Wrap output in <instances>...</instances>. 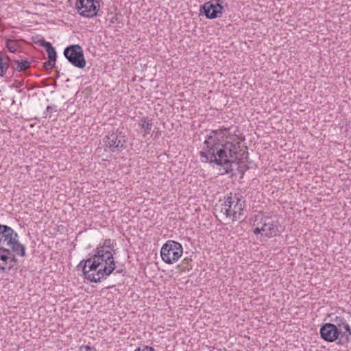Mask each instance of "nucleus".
Segmentation results:
<instances>
[{"label":"nucleus","instance_id":"nucleus-5","mask_svg":"<svg viewBox=\"0 0 351 351\" xmlns=\"http://www.w3.org/2000/svg\"><path fill=\"white\" fill-rule=\"evenodd\" d=\"M103 141L106 151L119 152L126 147L128 136L123 128H117L108 132Z\"/></svg>","mask_w":351,"mask_h":351},{"label":"nucleus","instance_id":"nucleus-23","mask_svg":"<svg viewBox=\"0 0 351 351\" xmlns=\"http://www.w3.org/2000/svg\"><path fill=\"white\" fill-rule=\"evenodd\" d=\"M52 110L56 112L57 111L56 107V106H47V112H51Z\"/></svg>","mask_w":351,"mask_h":351},{"label":"nucleus","instance_id":"nucleus-16","mask_svg":"<svg viewBox=\"0 0 351 351\" xmlns=\"http://www.w3.org/2000/svg\"><path fill=\"white\" fill-rule=\"evenodd\" d=\"M14 64L15 69L19 72L24 71L30 66V62L27 60H14Z\"/></svg>","mask_w":351,"mask_h":351},{"label":"nucleus","instance_id":"nucleus-6","mask_svg":"<svg viewBox=\"0 0 351 351\" xmlns=\"http://www.w3.org/2000/svg\"><path fill=\"white\" fill-rule=\"evenodd\" d=\"M183 254L182 245L175 241L169 240L162 245L160 249L162 260L167 264L177 262Z\"/></svg>","mask_w":351,"mask_h":351},{"label":"nucleus","instance_id":"nucleus-1","mask_svg":"<svg viewBox=\"0 0 351 351\" xmlns=\"http://www.w3.org/2000/svg\"><path fill=\"white\" fill-rule=\"evenodd\" d=\"M240 149L239 142L231 141L230 128L221 127L206 134L199 152L202 162L223 167L224 173L232 171V163Z\"/></svg>","mask_w":351,"mask_h":351},{"label":"nucleus","instance_id":"nucleus-20","mask_svg":"<svg viewBox=\"0 0 351 351\" xmlns=\"http://www.w3.org/2000/svg\"><path fill=\"white\" fill-rule=\"evenodd\" d=\"M56 64V61H51V60H49L48 61L44 63V67L46 70H49L52 69Z\"/></svg>","mask_w":351,"mask_h":351},{"label":"nucleus","instance_id":"nucleus-7","mask_svg":"<svg viewBox=\"0 0 351 351\" xmlns=\"http://www.w3.org/2000/svg\"><path fill=\"white\" fill-rule=\"evenodd\" d=\"M64 56L73 66L79 69L86 66L82 48L78 45H73L65 48Z\"/></svg>","mask_w":351,"mask_h":351},{"label":"nucleus","instance_id":"nucleus-12","mask_svg":"<svg viewBox=\"0 0 351 351\" xmlns=\"http://www.w3.org/2000/svg\"><path fill=\"white\" fill-rule=\"evenodd\" d=\"M321 337L327 342H334L340 339V335L331 323L323 324L319 330Z\"/></svg>","mask_w":351,"mask_h":351},{"label":"nucleus","instance_id":"nucleus-8","mask_svg":"<svg viewBox=\"0 0 351 351\" xmlns=\"http://www.w3.org/2000/svg\"><path fill=\"white\" fill-rule=\"evenodd\" d=\"M331 324L337 328L340 335L338 344H347L350 341L351 337V327L347 320L342 316L335 315L331 318Z\"/></svg>","mask_w":351,"mask_h":351},{"label":"nucleus","instance_id":"nucleus-19","mask_svg":"<svg viewBox=\"0 0 351 351\" xmlns=\"http://www.w3.org/2000/svg\"><path fill=\"white\" fill-rule=\"evenodd\" d=\"M9 68L8 61H4L2 55L0 53V76L3 77Z\"/></svg>","mask_w":351,"mask_h":351},{"label":"nucleus","instance_id":"nucleus-10","mask_svg":"<svg viewBox=\"0 0 351 351\" xmlns=\"http://www.w3.org/2000/svg\"><path fill=\"white\" fill-rule=\"evenodd\" d=\"M3 245L8 246L14 255L24 256L25 255V247L19 241L18 234L12 228L10 234Z\"/></svg>","mask_w":351,"mask_h":351},{"label":"nucleus","instance_id":"nucleus-3","mask_svg":"<svg viewBox=\"0 0 351 351\" xmlns=\"http://www.w3.org/2000/svg\"><path fill=\"white\" fill-rule=\"evenodd\" d=\"M282 231L276 216L257 215L252 223V232L256 236H259L262 240H267L276 237Z\"/></svg>","mask_w":351,"mask_h":351},{"label":"nucleus","instance_id":"nucleus-13","mask_svg":"<svg viewBox=\"0 0 351 351\" xmlns=\"http://www.w3.org/2000/svg\"><path fill=\"white\" fill-rule=\"evenodd\" d=\"M138 126L144 138H146L148 135L152 136V129L153 127L152 119L147 117L141 118L138 121Z\"/></svg>","mask_w":351,"mask_h":351},{"label":"nucleus","instance_id":"nucleus-18","mask_svg":"<svg viewBox=\"0 0 351 351\" xmlns=\"http://www.w3.org/2000/svg\"><path fill=\"white\" fill-rule=\"evenodd\" d=\"M6 47L8 51L11 53H15L18 51L19 48V43L15 40L8 39L6 40Z\"/></svg>","mask_w":351,"mask_h":351},{"label":"nucleus","instance_id":"nucleus-21","mask_svg":"<svg viewBox=\"0 0 351 351\" xmlns=\"http://www.w3.org/2000/svg\"><path fill=\"white\" fill-rule=\"evenodd\" d=\"M78 351H96L95 349L90 345L81 346Z\"/></svg>","mask_w":351,"mask_h":351},{"label":"nucleus","instance_id":"nucleus-14","mask_svg":"<svg viewBox=\"0 0 351 351\" xmlns=\"http://www.w3.org/2000/svg\"><path fill=\"white\" fill-rule=\"evenodd\" d=\"M12 259L8 249L0 248V273L5 271L8 262Z\"/></svg>","mask_w":351,"mask_h":351},{"label":"nucleus","instance_id":"nucleus-2","mask_svg":"<svg viewBox=\"0 0 351 351\" xmlns=\"http://www.w3.org/2000/svg\"><path fill=\"white\" fill-rule=\"evenodd\" d=\"M115 242L110 239L101 241L87 259L77 265L81 268L84 278L93 282L106 279L115 269L114 258Z\"/></svg>","mask_w":351,"mask_h":351},{"label":"nucleus","instance_id":"nucleus-4","mask_svg":"<svg viewBox=\"0 0 351 351\" xmlns=\"http://www.w3.org/2000/svg\"><path fill=\"white\" fill-rule=\"evenodd\" d=\"M245 207V199L242 194L238 193H230L227 195L224 203L222 204L221 211L226 216L230 218L232 221H237L244 215Z\"/></svg>","mask_w":351,"mask_h":351},{"label":"nucleus","instance_id":"nucleus-15","mask_svg":"<svg viewBox=\"0 0 351 351\" xmlns=\"http://www.w3.org/2000/svg\"><path fill=\"white\" fill-rule=\"evenodd\" d=\"M38 43L40 46L46 48L49 60H51V61H56L57 54L55 48L52 45L45 40H40Z\"/></svg>","mask_w":351,"mask_h":351},{"label":"nucleus","instance_id":"nucleus-22","mask_svg":"<svg viewBox=\"0 0 351 351\" xmlns=\"http://www.w3.org/2000/svg\"><path fill=\"white\" fill-rule=\"evenodd\" d=\"M135 351H154L152 347H149L147 346H143L141 347L138 348Z\"/></svg>","mask_w":351,"mask_h":351},{"label":"nucleus","instance_id":"nucleus-9","mask_svg":"<svg viewBox=\"0 0 351 351\" xmlns=\"http://www.w3.org/2000/svg\"><path fill=\"white\" fill-rule=\"evenodd\" d=\"M75 6L80 15L90 18L97 15L100 5L98 0H77Z\"/></svg>","mask_w":351,"mask_h":351},{"label":"nucleus","instance_id":"nucleus-17","mask_svg":"<svg viewBox=\"0 0 351 351\" xmlns=\"http://www.w3.org/2000/svg\"><path fill=\"white\" fill-rule=\"evenodd\" d=\"M11 229L12 228L8 226L0 225V243L3 245L8 237L7 234H10Z\"/></svg>","mask_w":351,"mask_h":351},{"label":"nucleus","instance_id":"nucleus-11","mask_svg":"<svg viewBox=\"0 0 351 351\" xmlns=\"http://www.w3.org/2000/svg\"><path fill=\"white\" fill-rule=\"evenodd\" d=\"M223 2L220 0H213L206 2L203 5L206 16L208 19L220 17L223 12Z\"/></svg>","mask_w":351,"mask_h":351}]
</instances>
